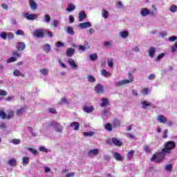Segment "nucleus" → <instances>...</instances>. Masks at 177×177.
<instances>
[{"mask_svg": "<svg viewBox=\"0 0 177 177\" xmlns=\"http://www.w3.org/2000/svg\"><path fill=\"white\" fill-rule=\"evenodd\" d=\"M113 157L115 160H116V161H122L124 160V158L122 157V156H121V153L118 152H115L113 153Z\"/></svg>", "mask_w": 177, "mask_h": 177, "instance_id": "a211bd4d", "label": "nucleus"}, {"mask_svg": "<svg viewBox=\"0 0 177 177\" xmlns=\"http://www.w3.org/2000/svg\"><path fill=\"white\" fill-rule=\"evenodd\" d=\"M8 164L10 165V167H16L17 165V161L16 159L12 158L8 161Z\"/></svg>", "mask_w": 177, "mask_h": 177, "instance_id": "b1692460", "label": "nucleus"}, {"mask_svg": "<svg viewBox=\"0 0 177 177\" xmlns=\"http://www.w3.org/2000/svg\"><path fill=\"white\" fill-rule=\"evenodd\" d=\"M168 129H165L163 132V136H162V138L163 139H167V138H168Z\"/></svg>", "mask_w": 177, "mask_h": 177, "instance_id": "864d4df0", "label": "nucleus"}, {"mask_svg": "<svg viewBox=\"0 0 177 177\" xmlns=\"http://www.w3.org/2000/svg\"><path fill=\"white\" fill-rule=\"evenodd\" d=\"M33 37H36L37 38H44L45 35H44V32L39 29H36L33 31Z\"/></svg>", "mask_w": 177, "mask_h": 177, "instance_id": "39448f33", "label": "nucleus"}, {"mask_svg": "<svg viewBox=\"0 0 177 177\" xmlns=\"http://www.w3.org/2000/svg\"><path fill=\"white\" fill-rule=\"evenodd\" d=\"M68 63L70 65V66L71 67V68H78V66L77 65V64L75 63V61H74V59L73 58H70L68 60Z\"/></svg>", "mask_w": 177, "mask_h": 177, "instance_id": "2eb2a0df", "label": "nucleus"}, {"mask_svg": "<svg viewBox=\"0 0 177 177\" xmlns=\"http://www.w3.org/2000/svg\"><path fill=\"white\" fill-rule=\"evenodd\" d=\"M164 158H165V153L162 151L156 154H153L151 158V161L156 164H160V162H162V161H164Z\"/></svg>", "mask_w": 177, "mask_h": 177, "instance_id": "f257e3e1", "label": "nucleus"}, {"mask_svg": "<svg viewBox=\"0 0 177 177\" xmlns=\"http://www.w3.org/2000/svg\"><path fill=\"white\" fill-rule=\"evenodd\" d=\"M133 154H135L134 150H131L130 151H129L127 155V160H132V158H133Z\"/></svg>", "mask_w": 177, "mask_h": 177, "instance_id": "c756f323", "label": "nucleus"}, {"mask_svg": "<svg viewBox=\"0 0 177 177\" xmlns=\"http://www.w3.org/2000/svg\"><path fill=\"white\" fill-rule=\"evenodd\" d=\"M17 49L19 51L24 50L26 49V44L24 42H18L17 44Z\"/></svg>", "mask_w": 177, "mask_h": 177, "instance_id": "f3484780", "label": "nucleus"}, {"mask_svg": "<svg viewBox=\"0 0 177 177\" xmlns=\"http://www.w3.org/2000/svg\"><path fill=\"white\" fill-rule=\"evenodd\" d=\"M97 154H99V149H90L88 153V157H95Z\"/></svg>", "mask_w": 177, "mask_h": 177, "instance_id": "1a4fd4ad", "label": "nucleus"}, {"mask_svg": "<svg viewBox=\"0 0 177 177\" xmlns=\"http://www.w3.org/2000/svg\"><path fill=\"white\" fill-rule=\"evenodd\" d=\"M164 56H165V54L164 53H161L159 54L157 57H155V60H156L157 62H158V60H160V59H162V57H164Z\"/></svg>", "mask_w": 177, "mask_h": 177, "instance_id": "8fccbe9b", "label": "nucleus"}, {"mask_svg": "<svg viewBox=\"0 0 177 177\" xmlns=\"http://www.w3.org/2000/svg\"><path fill=\"white\" fill-rule=\"evenodd\" d=\"M27 111V106H24L22 107H20L19 109L15 111L16 115H20V114H23V113H26Z\"/></svg>", "mask_w": 177, "mask_h": 177, "instance_id": "ddd939ff", "label": "nucleus"}, {"mask_svg": "<svg viewBox=\"0 0 177 177\" xmlns=\"http://www.w3.org/2000/svg\"><path fill=\"white\" fill-rule=\"evenodd\" d=\"M94 133H95L93 131L84 132V136H87L88 138H91V137L93 136Z\"/></svg>", "mask_w": 177, "mask_h": 177, "instance_id": "79ce46f5", "label": "nucleus"}, {"mask_svg": "<svg viewBox=\"0 0 177 177\" xmlns=\"http://www.w3.org/2000/svg\"><path fill=\"white\" fill-rule=\"evenodd\" d=\"M102 103L100 104L101 107H107V106H110V102H109V99L106 97H103L101 99Z\"/></svg>", "mask_w": 177, "mask_h": 177, "instance_id": "9d476101", "label": "nucleus"}, {"mask_svg": "<svg viewBox=\"0 0 177 177\" xmlns=\"http://www.w3.org/2000/svg\"><path fill=\"white\" fill-rule=\"evenodd\" d=\"M84 19H86V14L85 12H80L79 13V21H84Z\"/></svg>", "mask_w": 177, "mask_h": 177, "instance_id": "393cba45", "label": "nucleus"}, {"mask_svg": "<svg viewBox=\"0 0 177 177\" xmlns=\"http://www.w3.org/2000/svg\"><path fill=\"white\" fill-rule=\"evenodd\" d=\"M87 78H88L89 82H95V81H96V79H95V77H93L91 75H89L87 77Z\"/></svg>", "mask_w": 177, "mask_h": 177, "instance_id": "49530a36", "label": "nucleus"}, {"mask_svg": "<svg viewBox=\"0 0 177 177\" xmlns=\"http://www.w3.org/2000/svg\"><path fill=\"white\" fill-rule=\"evenodd\" d=\"M13 115H15V111H8L7 112V120H10V118H13Z\"/></svg>", "mask_w": 177, "mask_h": 177, "instance_id": "c85d7f7f", "label": "nucleus"}, {"mask_svg": "<svg viewBox=\"0 0 177 177\" xmlns=\"http://www.w3.org/2000/svg\"><path fill=\"white\" fill-rule=\"evenodd\" d=\"M105 129H106V131H109V132H111V131H113V126H111V124L107 123L105 125Z\"/></svg>", "mask_w": 177, "mask_h": 177, "instance_id": "72a5a7b5", "label": "nucleus"}, {"mask_svg": "<svg viewBox=\"0 0 177 177\" xmlns=\"http://www.w3.org/2000/svg\"><path fill=\"white\" fill-rule=\"evenodd\" d=\"M165 169L166 171L171 172V171H172V165H167L165 167Z\"/></svg>", "mask_w": 177, "mask_h": 177, "instance_id": "052dcab7", "label": "nucleus"}, {"mask_svg": "<svg viewBox=\"0 0 177 177\" xmlns=\"http://www.w3.org/2000/svg\"><path fill=\"white\" fill-rule=\"evenodd\" d=\"M127 136V138H129V139H135V136L131 133H128Z\"/></svg>", "mask_w": 177, "mask_h": 177, "instance_id": "338daca9", "label": "nucleus"}, {"mask_svg": "<svg viewBox=\"0 0 177 177\" xmlns=\"http://www.w3.org/2000/svg\"><path fill=\"white\" fill-rule=\"evenodd\" d=\"M44 20L46 23H49L50 21V16L49 15L46 14L44 15Z\"/></svg>", "mask_w": 177, "mask_h": 177, "instance_id": "09e8293b", "label": "nucleus"}, {"mask_svg": "<svg viewBox=\"0 0 177 177\" xmlns=\"http://www.w3.org/2000/svg\"><path fill=\"white\" fill-rule=\"evenodd\" d=\"M24 16L27 20H37V19H38V15L37 14H30L28 12H26Z\"/></svg>", "mask_w": 177, "mask_h": 177, "instance_id": "423d86ee", "label": "nucleus"}, {"mask_svg": "<svg viewBox=\"0 0 177 177\" xmlns=\"http://www.w3.org/2000/svg\"><path fill=\"white\" fill-rule=\"evenodd\" d=\"M95 93L100 95V93H104V88H103V86L101 84H98L95 87Z\"/></svg>", "mask_w": 177, "mask_h": 177, "instance_id": "0eeeda50", "label": "nucleus"}, {"mask_svg": "<svg viewBox=\"0 0 177 177\" xmlns=\"http://www.w3.org/2000/svg\"><path fill=\"white\" fill-rule=\"evenodd\" d=\"M7 37L8 38V39H13L15 38V35H13L12 32H8L7 34Z\"/></svg>", "mask_w": 177, "mask_h": 177, "instance_id": "4d7b16f0", "label": "nucleus"}, {"mask_svg": "<svg viewBox=\"0 0 177 177\" xmlns=\"http://www.w3.org/2000/svg\"><path fill=\"white\" fill-rule=\"evenodd\" d=\"M70 127L71 128L74 127V131H79L80 128V123L78 122H73L71 123Z\"/></svg>", "mask_w": 177, "mask_h": 177, "instance_id": "aec40b11", "label": "nucleus"}, {"mask_svg": "<svg viewBox=\"0 0 177 177\" xmlns=\"http://www.w3.org/2000/svg\"><path fill=\"white\" fill-rule=\"evenodd\" d=\"M123 7V4H122V2L121 1H117L116 2V8H122Z\"/></svg>", "mask_w": 177, "mask_h": 177, "instance_id": "69168bd1", "label": "nucleus"}, {"mask_svg": "<svg viewBox=\"0 0 177 177\" xmlns=\"http://www.w3.org/2000/svg\"><path fill=\"white\" fill-rule=\"evenodd\" d=\"M17 60V58H16V57H11L7 59L6 63H13V62H16Z\"/></svg>", "mask_w": 177, "mask_h": 177, "instance_id": "c9c22d12", "label": "nucleus"}, {"mask_svg": "<svg viewBox=\"0 0 177 177\" xmlns=\"http://www.w3.org/2000/svg\"><path fill=\"white\" fill-rule=\"evenodd\" d=\"M75 9V6H74V5L69 4L68 8H66V10L68 12H73V10H74Z\"/></svg>", "mask_w": 177, "mask_h": 177, "instance_id": "a19ab883", "label": "nucleus"}, {"mask_svg": "<svg viewBox=\"0 0 177 177\" xmlns=\"http://www.w3.org/2000/svg\"><path fill=\"white\" fill-rule=\"evenodd\" d=\"M0 117L2 120H6L7 119V115L3 111H0Z\"/></svg>", "mask_w": 177, "mask_h": 177, "instance_id": "4c0bfd02", "label": "nucleus"}, {"mask_svg": "<svg viewBox=\"0 0 177 177\" xmlns=\"http://www.w3.org/2000/svg\"><path fill=\"white\" fill-rule=\"evenodd\" d=\"M170 12H171V13H175V12L177 11V6L174 4L171 5L170 6Z\"/></svg>", "mask_w": 177, "mask_h": 177, "instance_id": "58836bf2", "label": "nucleus"}, {"mask_svg": "<svg viewBox=\"0 0 177 177\" xmlns=\"http://www.w3.org/2000/svg\"><path fill=\"white\" fill-rule=\"evenodd\" d=\"M29 5L31 10H37L38 8V5L34 0H29Z\"/></svg>", "mask_w": 177, "mask_h": 177, "instance_id": "9b49d317", "label": "nucleus"}, {"mask_svg": "<svg viewBox=\"0 0 177 177\" xmlns=\"http://www.w3.org/2000/svg\"><path fill=\"white\" fill-rule=\"evenodd\" d=\"M74 53H75V49L73 48H69L66 50V56L68 57H71Z\"/></svg>", "mask_w": 177, "mask_h": 177, "instance_id": "412c9836", "label": "nucleus"}, {"mask_svg": "<svg viewBox=\"0 0 177 177\" xmlns=\"http://www.w3.org/2000/svg\"><path fill=\"white\" fill-rule=\"evenodd\" d=\"M39 151H43L44 153H48V149L45 148V147L41 146L39 148Z\"/></svg>", "mask_w": 177, "mask_h": 177, "instance_id": "6e6d98bb", "label": "nucleus"}, {"mask_svg": "<svg viewBox=\"0 0 177 177\" xmlns=\"http://www.w3.org/2000/svg\"><path fill=\"white\" fill-rule=\"evenodd\" d=\"M57 48H62V46H64V44H63V42L62 41H57L56 44H55Z\"/></svg>", "mask_w": 177, "mask_h": 177, "instance_id": "e2e57ef3", "label": "nucleus"}, {"mask_svg": "<svg viewBox=\"0 0 177 177\" xmlns=\"http://www.w3.org/2000/svg\"><path fill=\"white\" fill-rule=\"evenodd\" d=\"M92 24H91V22H84V23H80L79 24V27H80V28H88L89 27H91Z\"/></svg>", "mask_w": 177, "mask_h": 177, "instance_id": "6ab92c4d", "label": "nucleus"}, {"mask_svg": "<svg viewBox=\"0 0 177 177\" xmlns=\"http://www.w3.org/2000/svg\"><path fill=\"white\" fill-rule=\"evenodd\" d=\"M83 111H84V113H92V111H94L95 108L93 107V106H84L82 108Z\"/></svg>", "mask_w": 177, "mask_h": 177, "instance_id": "dca6fc26", "label": "nucleus"}, {"mask_svg": "<svg viewBox=\"0 0 177 177\" xmlns=\"http://www.w3.org/2000/svg\"><path fill=\"white\" fill-rule=\"evenodd\" d=\"M140 12V15L144 17H146V16L149 15H156V13L154 12H150V11L147 10V8H142Z\"/></svg>", "mask_w": 177, "mask_h": 177, "instance_id": "6e6552de", "label": "nucleus"}, {"mask_svg": "<svg viewBox=\"0 0 177 177\" xmlns=\"http://www.w3.org/2000/svg\"><path fill=\"white\" fill-rule=\"evenodd\" d=\"M129 79H125L122 81L116 82H115V85L116 86H122V85H127L128 84H132L133 82V75H132V73H128Z\"/></svg>", "mask_w": 177, "mask_h": 177, "instance_id": "7ed1b4c3", "label": "nucleus"}, {"mask_svg": "<svg viewBox=\"0 0 177 177\" xmlns=\"http://www.w3.org/2000/svg\"><path fill=\"white\" fill-rule=\"evenodd\" d=\"M144 150L147 154L150 153V147L149 145H144Z\"/></svg>", "mask_w": 177, "mask_h": 177, "instance_id": "a18cd8bd", "label": "nucleus"}, {"mask_svg": "<svg viewBox=\"0 0 177 177\" xmlns=\"http://www.w3.org/2000/svg\"><path fill=\"white\" fill-rule=\"evenodd\" d=\"M67 32L68 34H70V35H74L75 34V32H74V30L71 26L67 27Z\"/></svg>", "mask_w": 177, "mask_h": 177, "instance_id": "2f4dec72", "label": "nucleus"}, {"mask_svg": "<svg viewBox=\"0 0 177 177\" xmlns=\"http://www.w3.org/2000/svg\"><path fill=\"white\" fill-rule=\"evenodd\" d=\"M16 35H22L23 37H24V31H23L21 30H17L16 31Z\"/></svg>", "mask_w": 177, "mask_h": 177, "instance_id": "13d9d810", "label": "nucleus"}, {"mask_svg": "<svg viewBox=\"0 0 177 177\" xmlns=\"http://www.w3.org/2000/svg\"><path fill=\"white\" fill-rule=\"evenodd\" d=\"M6 95H8L6 91L0 89V96H6Z\"/></svg>", "mask_w": 177, "mask_h": 177, "instance_id": "680f3d73", "label": "nucleus"}, {"mask_svg": "<svg viewBox=\"0 0 177 177\" xmlns=\"http://www.w3.org/2000/svg\"><path fill=\"white\" fill-rule=\"evenodd\" d=\"M29 162H30V158L27 156L23 157L22 163L24 167H26V165H28Z\"/></svg>", "mask_w": 177, "mask_h": 177, "instance_id": "a878e982", "label": "nucleus"}, {"mask_svg": "<svg viewBox=\"0 0 177 177\" xmlns=\"http://www.w3.org/2000/svg\"><path fill=\"white\" fill-rule=\"evenodd\" d=\"M0 37L2 38V39H8V34H6L5 32H1Z\"/></svg>", "mask_w": 177, "mask_h": 177, "instance_id": "c03bdc74", "label": "nucleus"}, {"mask_svg": "<svg viewBox=\"0 0 177 177\" xmlns=\"http://www.w3.org/2000/svg\"><path fill=\"white\" fill-rule=\"evenodd\" d=\"M49 113H51L52 114H57V111H56V109L55 108H50L48 109Z\"/></svg>", "mask_w": 177, "mask_h": 177, "instance_id": "bf43d9fd", "label": "nucleus"}, {"mask_svg": "<svg viewBox=\"0 0 177 177\" xmlns=\"http://www.w3.org/2000/svg\"><path fill=\"white\" fill-rule=\"evenodd\" d=\"M28 151L31 153L32 154H34V156H37L38 154V151L37 149H33V148H28Z\"/></svg>", "mask_w": 177, "mask_h": 177, "instance_id": "f704fd0d", "label": "nucleus"}, {"mask_svg": "<svg viewBox=\"0 0 177 177\" xmlns=\"http://www.w3.org/2000/svg\"><path fill=\"white\" fill-rule=\"evenodd\" d=\"M177 40V37L176 36H171L169 38V41H170V42H174V41Z\"/></svg>", "mask_w": 177, "mask_h": 177, "instance_id": "0e129e2a", "label": "nucleus"}, {"mask_svg": "<svg viewBox=\"0 0 177 177\" xmlns=\"http://www.w3.org/2000/svg\"><path fill=\"white\" fill-rule=\"evenodd\" d=\"M101 73L104 77H110L111 75L110 73L107 72L105 69H102Z\"/></svg>", "mask_w": 177, "mask_h": 177, "instance_id": "37998d69", "label": "nucleus"}, {"mask_svg": "<svg viewBox=\"0 0 177 177\" xmlns=\"http://www.w3.org/2000/svg\"><path fill=\"white\" fill-rule=\"evenodd\" d=\"M141 104L142 106V109H147V107L153 106V104L149 101H142Z\"/></svg>", "mask_w": 177, "mask_h": 177, "instance_id": "5701e85b", "label": "nucleus"}, {"mask_svg": "<svg viewBox=\"0 0 177 177\" xmlns=\"http://www.w3.org/2000/svg\"><path fill=\"white\" fill-rule=\"evenodd\" d=\"M64 103H67V98L62 97L60 101V104H63Z\"/></svg>", "mask_w": 177, "mask_h": 177, "instance_id": "774afa93", "label": "nucleus"}, {"mask_svg": "<svg viewBox=\"0 0 177 177\" xmlns=\"http://www.w3.org/2000/svg\"><path fill=\"white\" fill-rule=\"evenodd\" d=\"M12 74L14 77H21V78H24V74L20 73V71L17 69L14 70Z\"/></svg>", "mask_w": 177, "mask_h": 177, "instance_id": "4be33fe9", "label": "nucleus"}, {"mask_svg": "<svg viewBox=\"0 0 177 177\" xmlns=\"http://www.w3.org/2000/svg\"><path fill=\"white\" fill-rule=\"evenodd\" d=\"M156 53V48L154 47H151L149 50V55L150 57H154Z\"/></svg>", "mask_w": 177, "mask_h": 177, "instance_id": "bb28decb", "label": "nucleus"}, {"mask_svg": "<svg viewBox=\"0 0 177 177\" xmlns=\"http://www.w3.org/2000/svg\"><path fill=\"white\" fill-rule=\"evenodd\" d=\"M157 121L160 124H167V118L163 115H158L157 116Z\"/></svg>", "mask_w": 177, "mask_h": 177, "instance_id": "f8f14e48", "label": "nucleus"}, {"mask_svg": "<svg viewBox=\"0 0 177 177\" xmlns=\"http://www.w3.org/2000/svg\"><path fill=\"white\" fill-rule=\"evenodd\" d=\"M50 127H54V129L55 131H56V132H59V133H62V132H63V127L62 124L57 122H50Z\"/></svg>", "mask_w": 177, "mask_h": 177, "instance_id": "20e7f679", "label": "nucleus"}, {"mask_svg": "<svg viewBox=\"0 0 177 177\" xmlns=\"http://www.w3.org/2000/svg\"><path fill=\"white\" fill-rule=\"evenodd\" d=\"M112 140V143L115 145V146H118V147H121L122 145V142L120 141V140H118V138H113L111 139Z\"/></svg>", "mask_w": 177, "mask_h": 177, "instance_id": "4468645a", "label": "nucleus"}, {"mask_svg": "<svg viewBox=\"0 0 177 177\" xmlns=\"http://www.w3.org/2000/svg\"><path fill=\"white\" fill-rule=\"evenodd\" d=\"M120 125H121V122H120V120H115L113 121V127H120Z\"/></svg>", "mask_w": 177, "mask_h": 177, "instance_id": "de8ad7c7", "label": "nucleus"}, {"mask_svg": "<svg viewBox=\"0 0 177 177\" xmlns=\"http://www.w3.org/2000/svg\"><path fill=\"white\" fill-rule=\"evenodd\" d=\"M12 55L14 56V57H20V54L17 50H14L12 52Z\"/></svg>", "mask_w": 177, "mask_h": 177, "instance_id": "5fc2aeb1", "label": "nucleus"}, {"mask_svg": "<svg viewBox=\"0 0 177 177\" xmlns=\"http://www.w3.org/2000/svg\"><path fill=\"white\" fill-rule=\"evenodd\" d=\"M102 17H104V19H107V17H109V12L105 9L102 10Z\"/></svg>", "mask_w": 177, "mask_h": 177, "instance_id": "473e14b6", "label": "nucleus"}, {"mask_svg": "<svg viewBox=\"0 0 177 177\" xmlns=\"http://www.w3.org/2000/svg\"><path fill=\"white\" fill-rule=\"evenodd\" d=\"M43 49L44 50V52H46L47 53L48 52H50V45L48 44H46L44 47H43Z\"/></svg>", "mask_w": 177, "mask_h": 177, "instance_id": "7c9ffc66", "label": "nucleus"}, {"mask_svg": "<svg viewBox=\"0 0 177 177\" xmlns=\"http://www.w3.org/2000/svg\"><path fill=\"white\" fill-rule=\"evenodd\" d=\"M150 90L148 88H144L142 90V95H149Z\"/></svg>", "mask_w": 177, "mask_h": 177, "instance_id": "603ef678", "label": "nucleus"}, {"mask_svg": "<svg viewBox=\"0 0 177 177\" xmlns=\"http://www.w3.org/2000/svg\"><path fill=\"white\" fill-rule=\"evenodd\" d=\"M40 73L43 75H48V69L46 68H42L40 70Z\"/></svg>", "mask_w": 177, "mask_h": 177, "instance_id": "3c124183", "label": "nucleus"}, {"mask_svg": "<svg viewBox=\"0 0 177 177\" xmlns=\"http://www.w3.org/2000/svg\"><path fill=\"white\" fill-rule=\"evenodd\" d=\"M129 35V34L128 33V31L120 32V37H122V38H127Z\"/></svg>", "mask_w": 177, "mask_h": 177, "instance_id": "ea45409f", "label": "nucleus"}, {"mask_svg": "<svg viewBox=\"0 0 177 177\" xmlns=\"http://www.w3.org/2000/svg\"><path fill=\"white\" fill-rule=\"evenodd\" d=\"M88 59L91 62H95V60H97V53H93V54L89 55Z\"/></svg>", "mask_w": 177, "mask_h": 177, "instance_id": "cd10ccee", "label": "nucleus"}, {"mask_svg": "<svg viewBox=\"0 0 177 177\" xmlns=\"http://www.w3.org/2000/svg\"><path fill=\"white\" fill-rule=\"evenodd\" d=\"M175 146H176V143L174 141H167L165 144V147L162 149V151L165 153V154H169L171 153V150H174L175 149Z\"/></svg>", "mask_w": 177, "mask_h": 177, "instance_id": "f03ea898", "label": "nucleus"}, {"mask_svg": "<svg viewBox=\"0 0 177 177\" xmlns=\"http://www.w3.org/2000/svg\"><path fill=\"white\" fill-rule=\"evenodd\" d=\"M10 143H12L13 145H20L21 143V141L20 139H12L10 140Z\"/></svg>", "mask_w": 177, "mask_h": 177, "instance_id": "e433bc0d", "label": "nucleus"}]
</instances>
